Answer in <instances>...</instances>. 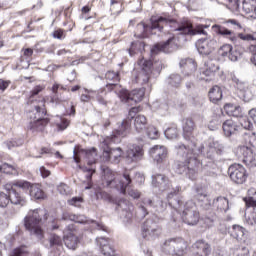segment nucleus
I'll return each mask as SVG.
<instances>
[{"label": "nucleus", "instance_id": "31", "mask_svg": "<svg viewBox=\"0 0 256 256\" xmlns=\"http://www.w3.org/2000/svg\"><path fill=\"white\" fill-rule=\"evenodd\" d=\"M222 127L226 137H231L236 131H239V126H237L233 120H226Z\"/></svg>", "mask_w": 256, "mask_h": 256}, {"label": "nucleus", "instance_id": "13", "mask_svg": "<svg viewBox=\"0 0 256 256\" xmlns=\"http://www.w3.org/2000/svg\"><path fill=\"white\" fill-rule=\"evenodd\" d=\"M119 97L123 103H141V101H143V97H145V88L135 89L131 92L121 90Z\"/></svg>", "mask_w": 256, "mask_h": 256}, {"label": "nucleus", "instance_id": "54", "mask_svg": "<svg viewBox=\"0 0 256 256\" xmlns=\"http://www.w3.org/2000/svg\"><path fill=\"white\" fill-rule=\"evenodd\" d=\"M59 121L60 122H57V127L59 131H65V129L69 127V120H67L66 118L60 117Z\"/></svg>", "mask_w": 256, "mask_h": 256}, {"label": "nucleus", "instance_id": "27", "mask_svg": "<svg viewBox=\"0 0 256 256\" xmlns=\"http://www.w3.org/2000/svg\"><path fill=\"white\" fill-rule=\"evenodd\" d=\"M79 237L75 235L73 232H69L68 234L64 235V244L68 249H72L75 251L77 247H79Z\"/></svg>", "mask_w": 256, "mask_h": 256}, {"label": "nucleus", "instance_id": "24", "mask_svg": "<svg viewBox=\"0 0 256 256\" xmlns=\"http://www.w3.org/2000/svg\"><path fill=\"white\" fill-rule=\"evenodd\" d=\"M180 67L182 69V73L185 75H193L195 71H197V64L195 63V60L191 58L182 59L180 61Z\"/></svg>", "mask_w": 256, "mask_h": 256}, {"label": "nucleus", "instance_id": "41", "mask_svg": "<svg viewBox=\"0 0 256 256\" xmlns=\"http://www.w3.org/2000/svg\"><path fill=\"white\" fill-rule=\"evenodd\" d=\"M245 223H246V225H250L251 227H255V225H256L255 208L246 211V213H245Z\"/></svg>", "mask_w": 256, "mask_h": 256}, {"label": "nucleus", "instance_id": "12", "mask_svg": "<svg viewBox=\"0 0 256 256\" xmlns=\"http://www.w3.org/2000/svg\"><path fill=\"white\" fill-rule=\"evenodd\" d=\"M230 179L238 185H243L247 181V170L241 164H233L228 168Z\"/></svg>", "mask_w": 256, "mask_h": 256}, {"label": "nucleus", "instance_id": "50", "mask_svg": "<svg viewBox=\"0 0 256 256\" xmlns=\"http://www.w3.org/2000/svg\"><path fill=\"white\" fill-rule=\"evenodd\" d=\"M146 135H148L149 139H159V130L155 126H149L146 130Z\"/></svg>", "mask_w": 256, "mask_h": 256}, {"label": "nucleus", "instance_id": "63", "mask_svg": "<svg viewBox=\"0 0 256 256\" xmlns=\"http://www.w3.org/2000/svg\"><path fill=\"white\" fill-rule=\"evenodd\" d=\"M57 189L60 195H69V186H67V184H60Z\"/></svg>", "mask_w": 256, "mask_h": 256}, {"label": "nucleus", "instance_id": "14", "mask_svg": "<svg viewBox=\"0 0 256 256\" xmlns=\"http://www.w3.org/2000/svg\"><path fill=\"white\" fill-rule=\"evenodd\" d=\"M138 65L141 66V70L136 76V83L145 85L146 83H149V77L151 75V67L153 63L149 60L141 59L138 61Z\"/></svg>", "mask_w": 256, "mask_h": 256}, {"label": "nucleus", "instance_id": "11", "mask_svg": "<svg viewBox=\"0 0 256 256\" xmlns=\"http://www.w3.org/2000/svg\"><path fill=\"white\" fill-rule=\"evenodd\" d=\"M63 219H65V221H74V223H88V225H91L92 229H97L98 231H107L105 225L95 220H87V217L84 215L65 213L63 214Z\"/></svg>", "mask_w": 256, "mask_h": 256}, {"label": "nucleus", "instance_id": "62", "mask_svg": "<svg viewBox=\"0 0 256 256\" xmlns=\"http://www.w3.org/2000/svg\"><path fill=\"white\" fill-rule=\"evenodd\" d=\"M205 67L210 70V73H215L216 71H219V66L215 65V62L213 61L206 62Z\"/></svg>", "mask_w": 256, "mask_h": 256}, {"label": "nucleus", "instance_id": "57", "mask_svg": "<svg viewBox=\"0 0 256 256\" xmlns=\"http://www.w3.org/2000/svg\"><path fill=\"white\" fill-rule=\"evenodd\" d=\"M215 219L216 217L215 216H206L204 218V225L208 228V229H211V227H214L215 225Z\"/></svg>", "mask_w": 256, "mask_h": 256}, {"label": "nucleus", "instance_id": "25", "mask_svg": "<svg viewBox=\"0 0 256 256\" xmlns=\"http://www.w3.org/2000/svg\"><path fill=\"white\" fill-rule=\"evenodd\" d=\"M117 207L118 211L122 210V213H124V217H126V219H131V217H133V205L129 201L120 199L117 202Z\"/></svg>", "mask_w": 256, "mask_h": 256}, {"label": "nucleus", "instance_id": "64", "mask_svg": "<svg viewBox=\"0 0 256 256\" xmlns=\"http://www.w3.org/2000/svg\"><path fill=\"white\" fill-rule=\"evenodd\" d=\"M248 116L256 124V108H252L251 110H249Z\"/></svg>", "mask_w": 256, "mask_h": 256}, {"label": "nucleus", "instance_id": "22", "mask_svg": "<svg viewBox=\"0 0 256 256\" xmlns=\"http://www.w3.org/2000/svg\"><path fill=\"white\" fill-rule=\"evenodd\" d=\"M152 185L161 191H168V189L171 188V182L169 181V178L163 174L152 176Z\"/></svg>", "mask_w": 256, "mask_h": 256}, {"label": "nucleus", "instance_id": "49", "mask_svg": "<svg viewBox=\"0 0 256 256\" xmlns=\"http://www.w3.org/2000/svg\"><path fill=\"white\" fill-rule=\"evenodd\" d=\"M10 203V198H9V194L0 191V207L2 209H5V207H7V205H9Z\"/></svg>", "mask_w": 256, "mask_h": 256}, {"label": "nucleus", "instance_id": "26", "mask_svg": "<svg viewBox=\"0 0 256 256\" xmlns=\"http://www.w3.org/2000/svg\"><path fill=\"white\" fill-rule=\"evenodd\" d=\"M8 195L12 205H19L20 207L27 205V197L19 193L17 190H12V192H10Z\"/></svg>", "mask_w": 256, "mask_h": 256}, {"label": "nucleus", "instance_id": "52", "mask_svg": "<svg viewBox=\"0 0 256 256\" xmlns=\"http://www.w3.org/2000/svg\"><path fill=\"white\" fill-rule=\"evenodd\" d=\"M233 49V46L230 44H224L221 46L218 50L219 55L222 57H228L230 54V51Z\"/></svg>", "mask_w": 256, "mask_h": 256}, {"label": "nucleus", "instance_id": "9", "mask_svg": "<svg viewBox=\"0 0 256 256\" xmlns=\"http://www.w3.org/2000/svg\"><path fill=\"white\" fill-rule=\"evenodd\" d=\"M236 155L239 159H242L243 163L246 167H249V169L256 167V154L253 153V150L249 146H239L236 149Z\"/></svg>", "mask_w": 256, "mask_h": 256}, {"label": "nucleus", "instance_id": "1", "mask_svg": "<svg viewBox=\"0 0 256 256\" xmlns=\"http://www.w3.org/2000/svg\"><path fill=\"white\" fill-rule=\"evenodd\" d=\"M179 157H182L185 162L178 164V173L180 175H187L192 181L197 179V173L199 171V160L195 155V144L190 142L189 144H179L175 147Z\"/></svg>", "mask_w": 256, "mask_h": 256}, {"label": "nucleus", "instance_id": "56", "mask_svg": "<svg viewBox=\"0 0 256 256\" xmlns=\"http://www.w3.org/2000/svg\"><path fill=\"white\" fill-rule=\"evenodd\" d=\"M27 255H28L27 248L20 247V248L14 249L11 256H27Z\"/></svg>", "mask_w": 256, "mask_h": 256}, {"label": "nucleus", "instance_id": "19", "mask_svg": "<svg viewBox=\"0 0 256 256\" xmlns=\"http://www.w3.org/2000/svg\"><path fill=\"white\" fill-rule=\"evenodd\" d=\"M143 155H145L143 147L132 145L126 152V162L137 163V161H141V159H143Z\"/></svg>", "mask_w": 256, "mask_h": 256}, {"label": "nucleus", "instance_id": "58", "mask_svg": "<svg viewBox=\"0 0 256 256\" xmlns=\"http://www.w3.org/2000/svg\"><path fill=\"white\" fill-rule=\"evenodd\" d=\"M155 229L149 228V222H147L143 227V237L144 239L147 238V235H154Z\"/></svg>", "mask_w": 256, "mask_h": 256}, {"label": "nucleus", "instance_id": "53", "mask_svg": "<svg viewBox=\"0 0 256 256\" xmlns=\"http://www.w3.org/2000/svg\"><path fill=\"white\" fill-rule=\"evenodd\" d=\"M241 57V52H239L237 49L232 48L230 51V54H228V59L230 61H239V58Z\"/></svg>", "mask_w": 256, "mask_h": 256}, {"label": "nucleus", "instance_id": "39", "mask_svg": "<svg viewBox=\"0 0 256 256\" xmlns=\"http://www.w3.org/2000/svg\"><path fill=\"white\" fill-rule=\"evenodd\" d=\"M143 51H145V43L142 41L133 42L129 49V55L130 57H133V55H137V53H143Z\"/></svg>", "mask_w": 256, "mask_h": 256}, {"label": "nucleus", "instance_id": "46", "mask_svg": "<svg viewBox=\"0 0 256 256\" xmlns=\"http://www.w3.org/2000/svg\"><path fill=\"white\" fill-rule=\"evenodd\" d=\"M164 135L167 139H177L179 130L175 126H172L165 130Z\"/></svg>", "mask_w": 256, "mask_h": 256}, {"label": "nucleus", "instance_id": "34", "mask_svg": "<svg viewBox=\"0 0 256 256\" xmlns=\"http://www.w3.org/2000/svg\"><path fill=\"white\" fill-rule=\"evenodd\" d=\"M224 111L229 115L230 117H241V106H237L235 104H226L224 106Z\"/></svg>", "mask_w": 256, "mask_h": 256}, {"label": "nucleus", "instance_id": "33", "mask_svg": "<svg viewBox=\"0 0 256 256\" xmlns=\"http://www.w3.org/2000/svg\"><path fill=\"white\" fill-rule=\"evenodd\" d=\"M193 131H195V122L193 120L187 118L183 123V133L184 137L189 139L191 135H193Z\"/></svg>", "mask_w": 256, "mask_h": 256}, {"label": "nucleus", "instance_id": "2", "mask_svg": "<svg viewBox=\"0 0 256 256\" xmlns=\"http://www.w3.org/2000/svg\"><path fill=\"white\" fill-rule=\"evenodd\" d=\"M164 249L174 253L172 256H209L211 253V245L209 243L198 240L193 246L189 254H183L187 249V243L183 239H169L164 243Z\"/></svg>", "mask_w": 256, "mask_h": 256}, {"label": "nucleus", "instance_id": "10", "mask_svg": "<svg viewBox=\"0 0 256 256\" xmlns=\"http://www.w3.org/2000/svg\"><path fill=\"white\" fill-rule=\"evenodd\" d=\"M100 147L103 148L102 161L114 163L117 165L123 157V150L121 148L110 149L109 145L103 144L101 141Z\"/></svg>", "mask_w": 256, "mask_h": 256}, {"label": "nucleus", "instance_id": "37", "mask_svg": "<svg viewBox=\"0 0 256 256\" xmlns=\"http://www.w3.org/2000/svg\"><path fill=\"white\" fill-rule=\"evenodd\" d=\"M247 207H253L256 209V189L250 188L247 192V197L244 198Z\"/></svg>", "mask_w": 256, "mask_h": 256}, {"label": "nucleus", "instance_id": "8", "mask_svg": "<svg viewBox=\"0 0 256 256\" xmlns=\"http://www.w3.org/2000/svg\"><path fill=\"white\" fill-rule=\"evenodd\" d=\"M182 219L187 225H197L201 215L199 214V209L193 201H188L184 205V210L182 212Z\"/></svg>", "mask_w": 256, "mask_h": 256}, {"label": "nucleus", "instance_id": "45", "mask_svg": "<svg viewBox=\"0 0 256 256\" xmlns=\"http://www.w3.org/2000/svg\"><path fill=\"white\" fill-rule=\"evenodd\" d=\"M242 9L247 14L253 13V10L255 9V0H244L242 4Z\"/></svg>", "mask_w": 256, "mask_h": 256}, {"label": "nucleus", "instance_id": "30", "mask_svg": "<svg viewBox=\"0 0 256 256\" xmlns=\"http://www.w3.org/2000/svg\"><path fill=\"white\" fill-rule=\"evenodd\" d=\"M214 27L218 35H222V37H227L228 39H230V41H232V43H237V36L233 34V31L219 25H215Z\"/></svg>", "mask_w": 256, "mask_h": 256}, {"label": "nucleus", "instance_id": "47", "mask_svg": "<svg viewBox=\"0 0 256 256\" xmlns=\"http://www.w3.org/2000/svg\"><path fill=\"white\" fill-rule=\"evenodd\" d=\"M15 187H18V189H22V191H29L31 190V183L25 180H18L14 182Z\"/></svg>", "mask_w": 256, "mask_h": 256}, {"label": "nucleus", "instance_id": "7", "mask_svg": "<svg viewBox=\"0 0 256 256\" xmlns=\"http://www.w3.org/2000/svg\"><path fill=\"white\" fill-rule=\"evenodd\" d=\"M131 129V121L129 119L123 120L118 124V128L113 132L111 136L103 139V145H111V143H120L121 139L119 137H127Z\"/></svg>", "mask_w": 256, "mask_h": 256}, {"label": "nucleus", "instance_id": "23", "mask_svg": "<svg viewBox=\"0 0 256 256\" xmlns=\"http://www.w3.org/2000/svg\"><path fill=\"white\" fill-rule=\"evenodd\" d=\"M175 41V37L171 36L168 38V40L164 43L156 44L151 51L153 53H157L158 51H162V53H171L173 51V47H175V44L173 43Z\"/></svg>", "mask_w": 256, "mask_h": 256}, {"label": "nucleus", "instance_id": "17", "mask_svg": "<svg viewBox=\"0 0 256 256\" xmlns=\"http://www.w3.org/2000/svg\"><path fill=\"white\" fill-rule=\"evenodd\" d=\"M234 83H236L237 95L245 103H249L253 99V93L249 90V85L238 78H233Z\"/></svg>", "mask_w": 256, "mask_h": 256}, {"label": "nucleus", "instance_id": "3", "mask_svg": "<svg viewBox=\"0 0 256 256\" xmlns=\"http://www.w3.org/2000/svg\"><path fill=\"white\" fill-rule=\"evenodd\" d=\"M45 115H47V110H45V100H41L39 105H34V111L29 112L28 114L30 122L27 129L32 131V133L43 131V129H45L49 124V119L43 118Z\"/></svg>", "mask_w": 256, "mask_h": 256}, {"label": "nucleus", "instance_id": "29", "mask_svg": "<svg viewBox=\"0 0 256 256\" xmlns=\"http://www.w3.org/2000/svg\"><path fill=\"white\" fill-rule=\"evenodd\" d=\"M212 207L219 211H229V200L226 197L219 196L213 200Z\"/></svg>", "mask_w": 256, "mask_h": 256}, {"label": "nucleus", "instance_id": "6", "mask_svg": "<svg viewBox=\"0 0 256 256\" xmlns=\"http://www.w3.org/2000/svg\"><path fill=\"white\" fill-rule=\"evenodd\" d=\"M151 25H145V23H139L136 26L135 30V37H138L139 39L143 37H147L151 31H154V29H158V31H162L163 27H167L168 25H171V23H175L174 20H169L164 17H155L153 16L150 19Z\"/></svg>", "mask_w": 256, "mask_h": 256}, {"label": "nucleus", "instance_id": "44", "mask_svg": "<svg viewBox=\"0 0 256 256\" xmlns=\"http://www.w3.org/2000/svg\"><path fill=\"white\" fill-rule=\"evenodd\" d=\"M0 173H6L8 175H15L17 171L15 170V166L7 163L0 162Z\"/></svg>", "mask_w": 256, "mask_h": 256}, {"label": "nucleus", "instance_id": "35", "mask_svg": "<svg viewBox=\"0 0 256 256\" xmlns=\"http://www.w3.org/2000/svg\"><path fill=\"white\" fill-rule=\"evenodd\" d=\"M209 99L210 101H212V103H217V101H221V99H223V91L221 90V87H212L209 91Z\"/></svg>", "mask_w": 256, "mask_h": 256}, {"label": "nucleus", "instance_id": "61", "mask_svg": "<svg viewBox=\"0 0 256 256\" xmlns=\"http://www.w3.org/2000/svg\"><path fill=\"white\" fill-rule=\"evenodd\" d=\"M213 206V203H211V198L204 197V201L201 203L202 209H205L206 211L209 210Z\"/></svg>", "mask_w": 256, "mask_h": 256}, {"label": "nucleus", "instance_id": "32", "mask_svg": "<svg viewBox=\"0 0 256 256\" xmlns=\"http://www.w3.org/2000/svg\"><path fill=\"white\" fill-rule=\"evenodd\" d=\"M242 139L245 145H250L256 149V133L253 130H248L242 134Z\"/></svg>", "mask_w": 256, "mask_h": 256}, {"label": "nucleus", "instance_id": "43", "mask_svg": "<svg viewBox=\"0 0 256 256\" xmlns=\"http://www.w3.org/2000/svg\"><path fill=\"white\" fill-rule=\"evenodd\" d=\"M86 161L88 165H93L97 161V149L92 148L85 151Z\"/></svg>", "mask_w": 256, "mask_h": 256}, {"label": "nucleus", "instance_id": "38", "mask_svg": "<svg viewBox=\"0 0 256 256\" xmlns=\"http://www.w3.org/2000/svg\"><path fill=\"white\" fill-rule=\"evenodd\" d=\"M30 197L32 199H44L45 198V192H43V189H41V186L34 184L30 187Z\"/></svg>", "mask_w": 256, "mask_h": 256}, {"label": "nucleus", "instance_id": "4", "mask_svg": "<svg viewBox=\"0 0 256 256\" xmlns=\"http://www.w3.org/2000/svg\"><path fill=\"white\" fill-rule=\"evenodd\" d=\"M104 187H115L120 193L125 195L127 187L131 184V176L124 173L122 177L115 178L113 171L107 166H102Z\"/></svg>", "mask_w": 256, "mask_h": 256}, {"label": "nucleus", "instance_id": "48", "mask_svg": "<svg viewBox=\"0 0 256 256\" xmlns=\"http://www.w3.org/2000/svg\"><path fill=\"white\" fill-rule=\"evenodd\" d=\"M239 123H240L241 127H243V129H245L246 131H252L253 123H251V121H249V118L240 117Z\"/></svg>", "mask_w": 256, "mask_h": 256}, {"label": "nucleus", "instance_id": "28", "mask_svg": "<svg viewBox=\"0 0 256 256\" xmlns=\"http://www.w3.org/2000/svg\"><path fill=\"white\" fill-rule=\"evenodd\" d=\"M65 90V87L59 85V84H54L52 87V93H54V96L52 97V103H65L67 101H69V98L63 96V95H59V91H63Z\"/></svg>", "mask_w": 256, "mask_h": 256}, {"label": "nucleus", "instance_id": "55", "mask_svg": "<svg viewBox=\"0 0 256 256\" xmlns=\"http://www.w3.org/2000/svg\"><path fill=\"white\" fill-rule=\"evenodd\" d=\"M105 77L107 81H114V83H117V81H119V74L115 71H108Z\"/></svg>", "mask_w": 256, "mask_h": 256}, {"label": "nucleus", "instance_id": "42", "mask_svg": "<svg viewBox=\"0 0 256 256\" xmlns=\"http://www.w3.org/2000/svg\"><path fill=\"white\" fill-rule=\"evenodd\" d=\"M230 235L234 239H243L245 236V228L239 225H233L232 230L230 231Z\"/></svg>", "mask_w": 256, "mask_h": 256}, {"label": "nucleus", "instance_id": "18", "mask_svg": "<svg viewBox=\"0 0 256 256\" xmlns=\"http://www.w3.org/2000/svg\"><path fill=\"white\" fill-rule=\"evenodd\" d=\"M175 31H179L181 35H205L203 25H198L193 28V24L189 21L184 22L180 27L175 29Z\"/></svg>", "mask_w": 256, "mask_h": 256}, {"label": "nucleus", "instance_id": "21", "mask_svg": "<svg viewBox=\"0 0 256 256\" xmlns=\"http://www.w3.org/2000/svg\"><path fill=\"white\" fill-rule=\"evenodd\" d=\"M149 153L156 163H163L167 159V148L165 146L155 145L150 148Z\"/></svg>", "mask_w": 256, "mask_h": 256}, {"label": "nucleus", "instance_id": "51", "mask_svg": "<svg viewBox=\"0 0 256 256\" xmlns=\"http://www.w3.org/2000/svg\"><path fill=\"white\" fill-rule=\"evenodd\" d=\"M168 83L172 85V87H179V85H181V76L178 74H172L168 78Z\"/></svg>", "mask_w": 256, "mask_h": 256}, {"label": "nucleus", "instance_id": "5", "mask_svg": "<svg viewBox=\"0 0 256 256\" xmlns=\"http://www.w3.org/2000/svg\"><path fill=\"white\" fill-rule=\"evenodd\" d=\"M45 215V210L36 209L30 210L28 215L25 217V227L30 232V235H34L37 239L43 238V229H41V221Z\"/></svg>", "mask_w": 256, "mask_h": 256}, {"label": "nucleus", "instance_id": "36", "mask_svg": "<svg viewBox=\"0 0 256 256\" xmlns=\"http://www.w3.org/2000/svg\"><path fill=\"white\" fill-rule=\"evenodd\" d=\"M97 92L98 91L84 88V93L80 96V101H82V103H89L91 101H95L97 97Z\"/></svg>", "mask_w": 256, "mask_h": 256}, {"label": "nucleus", "instance_id": "15", "mask_svg": "<svg viewBox=\"0 0 256 256\" xmlns=\"http://www.w3.org/2000/svg\"><path fill=\"white\" fill-rule=\"evenodd\" d=\"M139 113V107H133L130 109L128 119H134V128L137 133H142L147 127V117L145 115H137ZM137 115V116H135Z\"/></svg>", "mask_w": 256, "mask_h": 256}, {"label": "nucleus", "instance_id": "60", "mask_svg": "<svg viewBox=\"0 0 256 256\" xmlns=\"http://www.w3.org/2000/svg\"><path fill=\"white\" fill-rule=\"evenodd\" d=\"M96 197L97 199H103L104 201H111V195L105 191H98Z\"/></svg>", "mask_w": 256, "mask_h": 256}, {"label": "nucleus", "instance_id": "16", "mask_svg": "<svg viewBox=\"0 0 256 256\" xmlns=\"http://www.w3.org/2000/svg\"><path fill=\"white\" fill-rule=\"evenodd\" d=\"M217 40L215 39H200L196 43V47L200 55H211L217 49Z\"/></svg>", "mask_w": 256, "mask_h": 256}, {"label": "nucleus", "instance_id": "40", "mask_svg": "<svg viewBox=\"0 0 256 256\" xmlns=\"http://www.w3.org/2000/svg\"><path fill=\"white\" fill-rule=\"evenodd\" d=\"M48 241L50 249H55L56 247H61L63 245V239L57 234H50Z\"/></svg>", "mask_w": 256, "mask_h": 256}, {"label": "nucleus", "instance_id": "59", "mask_svg": "<svg viewBox=\"0 0 256 256\" xmlns=\"http://www.w3.org/2000/svg\"><path fill=\"white\" fill-rule=\"evenodd\" d=\"M68 203L73 207H81V203H83V198L81 197H74L68 200Z\"/></svg>", "mask_w": 256, "mask_h": 256}, {"label": "nucleus", "instance_id": "20", "mask_svg": "<svg viewBox=\"0 0 256 256\" xmlns=\"http://www.w3.org/2000/svg\"><path fill=\"white\" fill-rule=\"evenodd\" d=\"M96 243L100 247V251L104 256H119L115 254V249L111 245V240L109 238L100 237L96 238Z\"/></svg>", "mask_w": 256, "mask_h": 256}]
</instances>
